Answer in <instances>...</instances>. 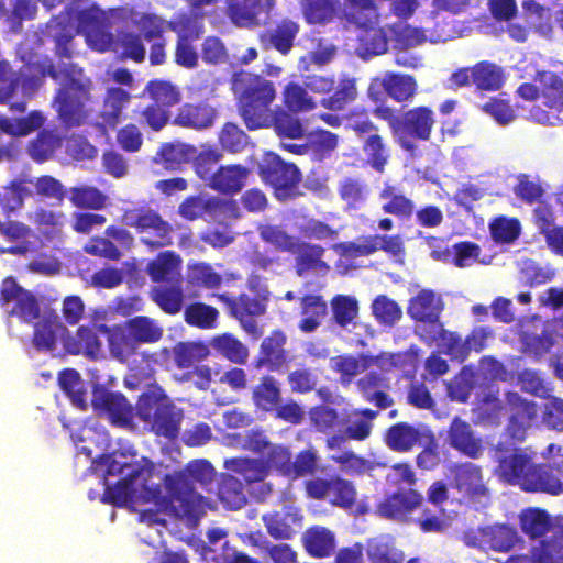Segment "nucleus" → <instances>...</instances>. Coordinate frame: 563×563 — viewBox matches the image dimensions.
I'll return each instance as SVG.
<instances>
[{
  "mask_svg": "<svg viewBox=\"0 0 563 563\" xmlns=\"http://www.w3.org/2000/svg\"><path fill=\"white\" fill-rule=\"evenodd\" d=\"M302 545L306 552L317 559L331 556L336 547L335 534L323 526H311L302 533Z\"/></svg>",
  "mask_w": 563,
  "mask_h": 563,
  "instance_id": "obj_32",
  "label": "nucleus"
},
{
  "mask_svg": "<svg viewBox=\"0 0 563 563\" xmlns=\"http://www.w3.org/2000/svg\"><path fill=\"white\" fill-rule=\"evenodd\" d=\"M258 175L273 188L277 199L284 201L298 196L301 173L295 164L284 162L278 155H269L258 166Z\"/></svg>",
  "mask_w": 563,
  "mask_h": 563,
  "instance_id": "obj_6",
  "label": "nucleus"
},
{
  "mask_svg": "<svg viewBox=\"0 0 563 563\" xmlns=\"http://www.w3.org/2000/svg\"><path fill=\"white\" fill-rule=\"evenodd\" d=\"M551 525L550 515L541 508H528L519 517L521 531L532 540L545 536Z\"/></svg>",
  "mask_w": 563,
  "mask_h": 563,
  "instance_id": "obj_55",
  "label": "nucleus"
},
{
  "mask_svg": "<svg viewBox=\"0 0 563 563\" xmlns=\"http://www.w3.org/2000/svg\"><path fill=\"white\" fill-rule=\"evenodd\" d=\"M328 500L331 505L351 509L357 500V492L354 484L339 475H332V484Z\"/></svg>",
  "mask_w": 563,
  "mask_h": 563,
  "instance_id": "obj_64",
  "label": "nucleus"
},
{
  "mask_svg": "<svg viewBox=\"0 0 563 563\" xmlns=\"http://www.w3.org/2000/svg\"><path fill=\"white\" fill-rule=\"evenodd\" d=\"M216 477V470L207 460H194L184 470L163 477V487L143 485L142 497L159 510L178 518H192L203 508V497L196 492L195 483L207 486Z\"/></svg>",
  "mask_w": 563,
  "mask_h": 563,
  "instance_id": "obj_1",
  "label": "nucleus"
},
{
  "mask_svg": "<svg viewBox=\"0 0 563 563\" xmlns=\"http://www.w3.org/2000/svg\"><path fill=\"white\" fill-rule=\"evenodd\" d=\"M373 115L387 123L399 147L410 154L417 151V141L428 142L435 125V113L428 106L410 108L401 113L396 108L380 104L372 109Z\"/></svg>",
  "mask_w": 563,
  "mask_h": 563,
  "instance_id": "obj_3",
  "label": "nucleus"
},
{
  "mask_svg": "<svg viewBox=\"0 0 563 563\" xmlns=\"http://www.w3.org/2000/svg\"><path fill=\"white\" fill-rule=\"evenodd\" d=\"M505 413L507 426L505 432L516 442H522L528 430L538 418L539 407L536 401L522 397L519 393L508 390L505 393Z\"/></svg>",
  "mask_w": 563,
  "mask_h": 563,
  "instance_id": "obj_10",
  "label": "nucleus"
},
{
  "mask_svg": "<svg viewBox=\"0 0 563 563\" xmlns=\"http://www.w3.org/2000/svg\"><path fill=\"white\" fill-rule=\"evenodd\" d=\"M343 18L358 31L379 23V13L374 0H345Z\"/></svg>",
  "mask_w": 563,
  "mask_h": 563,
  "instance_id": "obj_37",
  "label": "nucleus"
},
{
  "mask_svg": "<svg viewBox=\"0 0 563 563\" xmlns=\"http://www.w3.org/2000/svg\"><path fill=\"white\" fill-rule=\"evenodd\" d=\"M183 260L175 251L166 250L159 252L151 260L145 268L150 279L157 285H166L183 282Z\"/></svg>",
  "mask_w": 563,
  "mask_h": 563,
  "instance_id": "obj_23",
  "label": "nucleus"
},
{
  "mask_svg": "<svg viewBox=\"0 0 563 563\" xmlns=\"http://www.w3.org/2000/svg\"><path fill=\"white\" fill-rule=\"evenodd\" d=\"M311 426L321 433L330 434L340 431L345 426L339 411L325 405L314 406L309 411Z\"/></svg>",
  "mask_w": 563,
  "mask_h": 563,
  "instance_id": "obj_59",
  "label": "nucleus"
},
{
  "mask_svg": "<svg viewBox=\"0 0 563 563\" xmlns=\"http://www.w3.org/2000/svg\"><path fill=\"white\" fill-rule=\"evenodd\" d=\"M0 306L10 317H18L25 323L38 319L41 313L36 297L21 287L13 277H7L1 283Z\"/></svg>",
  "mask_w": 563,
  "mask_h": 563,
  "instance_id": "obj_11",
  "label": "nucleus"
},
{
  "mask_svg": "<svg viewBox=\"0 0 563 563\" xmlns=\"http://www.w3.org/2000/svg\"><path fill=\"white\" fill-rule=\"evenodd\" d=\"M288 110H277L271 112V121L267 128L273 126L275 133L280 139L299 140L305 136V126L301 120Z\"/></svg>",
  "mask_w": 563,
  "mask_h": 563,
  "instance_id": "obj_53",
  "label": "nucleus"
},
{
  "mask_svg": "<svg viewBox=\"0 0 563 563\" xmlns=\"http://www.w3.org/2000/svg\"><path fill=\"white\" fill-rule=\"evenodd\" d=\"M299 25L289 19L279 21L274 29L265 31L261 40L274 47L282 55H287L294 47Z\"/></svg>",
  "mask_w": 563,
  "mask_h": 563,
  "instance_id": "obj_44",
  "label": "nucleus"
},
{
  "mask_svg": "<svg viewBox=\"0 0 563 563\" xmlns=\"http://www.w3.org/2000/svg\"><path fill=\"white\" fill-rule=\"evenodd\" d=\"M224 467L242 476L249 485L263 482L268 475L267 465L258 459H228L224 461Z\"/></svg>",
  "mask_w": 563,
  "mask_h": 563,
  "instance_id": "obj_52",
  "label": "nucleus"
},
{
  "mask_svg": "<svg viewBox=\"0 0 563 563\" xmlns=\"http://www.w3.org/2000/svg\"><path fill=\"white\" fill-rule=\"evenodd\" d=\"M209 344L217 354L233 364L244 365L249 360V347L230 332L214 335Z\"/></svg>",
  "mask_w": 563,
  "mask_h": 563,
  "instance_id": "obj_40",
  "label": "nucleus"
},
{
  "mask_svg": "<svg viewBox=\"0 0 563 563\" xmlns=\"http://www.w3.org/2000/svg\"><path fill=\"white\" fill-rule=\"evenodd\" d=\"M386 95L398 103L409 101L417 93L413 76L398 73H386Z\"/></svg>",
  "mask_w": 563,
  "mask_h": 563,
  "instance_id": "obj_58",
  "label": "nucleus"
},
{
  "mask_svg": "<svg viewBox=\"0 0 563 563\" xmlns=\"http://www.w3.org/2000/svg\"><path fill=\"white\" fill-rule=\"evenodd\" d=\"M30 220L45 240L59 241L64 238L67 217L63 211L40 207L30 214Z\"/></svg>",
  "mask_w": 563,
  "mask_h": 563,
  "instance_id": "obj_34",
  "label": "nucleus"
},
{
  "mask_svg": "<svg viewBox=\"0 0 563 563\" xmlns=\"http://www.w3.org/2000/svg\"><path fill=\"white\" fill-rule=\"evenodd\" d=\"M471 70H473V86L479 91H498L506 81L503 67L489 60L476 63Z\"/></svg>",
  "mask_w": 563,
  "mask_h": 563,
  "instance_id": "obj_41",
  "label": "nucleus"
},
{
  "mask_svg": "<svg viewBox=\"0 0 563 563\" xmlns=\"http://www.w3.org/2000/svg\"><path fill=\"white\" fill-rule=\"evenodd\" d=\"M58 385L71 404L84 410L87 408L86 388L80 374L74 368H65L58 374Z\"/></svg>",
  "mask_w": 563,
  "mask_h": 563,
  "instance_id": "obj_57",
  "label": "nucleus"
},
{
  "mask_svg": "<svg viewBox=\"0 0 563 563\" xmlns=\"http://www.w3.org/2000/svg\"><path fill=\"white\" fill-rule=\"evenodd\" d=\"M452 487L470 500H479L487 497L488 489L483 479L482 468L471 462L459 463L452 466Z\"/></svg>",
  "mask_w": 563,
  "mask_h": 563,
  "instance_id": "obj_18",
  "label": "nucleus"
},
{
  "mask_svg": "<svg viewBox=\"0 0 563 563\" xmlns=\"http://www.w3.org/2000/svg\"><path fill=\"white\" fill-rule=\"evenodd\" d=\"M146 37H161L167 30L177 34V38L187 41L198 40L203 33V25L199 18L191 14H180L176 19L166 21L154 13H144Z\"/></svg>",
  "mask_w": 563,
  "mask_h": 563,
  "instance_id": "obj_12",
  "label": "nucleus"
},
{
  "mask_svg": "<svg viewBox=\"0 0 563 563\" xmlns=\"http://www.w3.org/2000/svg\"><path fill=\"white\" fill-rule=\"evenodd\" d=\"M363 399L374 404L379 409L393 406V398L386 393L389 389L388 379L380 373L372 371L356 382Z\"/></svg>",
  "mask_w": 563,
  "mask_h": 563,
  "instance_id": "obj_29",
  "label": "nucleus"
},
{
  "mask_svg": "<svg viewBox=\"0 0 563 563\" xmlns=\"http://www.w3.org/2000/svg\"><path fill=\"white\" fill-rule=\"evenodd\" d=\"M217 495L224 508L229 510L241 509L247 503L241 481L231 474L220 475Z\"/></svg>",
  "mask_w": 563,
  "mask_h": 563,
  "instance_id": "obj_48",
  "label": "nucleus"
},
{
  "mask_svg": "<svg viewBox=\"0 0 563 563\" xmlns=\"http://www.w3.org/2000/svg\"><path fill=\"white\" fill-rule=\"evenodd\" d=\"M187 283L197 288L217 289L222 285L223 278L211 264L190 262L187 264Z\"/></svg>",
  "mask_w": 563,
  "mask_h": 563,
  "instance_id": "obj_54",
  "label": "nucleus"
},
{
  "mask_svg": "<svg viewBox=\"0 0 563 563\" xmlns=\"http://www.w3.org/2000/svg\"><path fill=\"white\" fill-rule=\"evenodd\" d=\"M99 327L95 323L80 325L75 334L66 332L63 335L65 351L73 355H84L89 360H97L101 353V341L98 334ZM100 329L107 330L106 325Z\"/></svg>",
  "mask_w": 563,
  "mask_h": 563,
  "instance_id": "obj_20",
  "label": "nucleus"
},
{
  "mask_svg": "<svg viewBox=\"0 0 563 563\" xmlns=\"http://www.w3.org/2000/svg\"><path fill=\"white\" fill-rule=\"evenodd\" d=\"M217 114L216 108L207 101L186 102L178 108L173 123L180 128L201 131L214 124Z\"/></svg>",
  "mask_w": 563,
  "mask_h": 563,
  "instance_id": "obj_26",
  "label": "nucleus"
},
{
  "mask_svg": "<svg viewBox=\"0 0 563 563\" xmlns=\"http://www.w3.org/2000/svg\"><path fill=\"white\" fill-rule=\"evenodd\" d=\"M150 297L165 313L177 314L183 309L185 298L181 282L154 286Z\"/></svg>",
  "mask_w": 563,
  "mask_h": 563,
  "instance_id": "obj_46",
  "label": "nucleus"
},
{
  "mask_svg": "<svg viewBox=\"0 0 563 563\" xmlns=\"http://www.w3.org/2000/svg\"><path fill=\"white\" fill-rule=\"evenodd\" d=\"M231 89L236 99L238 113L246 129H267L272 104L276 99L274 82L260 74L241 70L233 75Z\"/></svg>",
  "mask_w": 563,
  "mask_h": 563,
  "instance_id": "obj_2",
  "label": "nucleus"
},
{
  "mask_svg": "<svg viewBox=\"0 0 563 563\" xmlns=\"http://www.w3.org/2000/svg\"><path fill=\"white\" fill-rule=\"evenodd\" d=\"M43 86L41 62H25L8 85L0 87V104H7L20 88L24 95L31 96Z\"/></svg>",
  "mask_w": 563,
  "mask_h": 563,
  "instance_id": "obj_19",
  "label": "nucleus"
},
{
  "mask_svg": "<svg viewBox=\"0 0 563 563\" xmlns=\"http://www.w3.org/2000/svg\"><path fill=\"white\" fill-rule=\"evenodd\" d=\"M382 211L398 220L408 221L413 217L416 203L394 185L385 184L379 191Z\"/></svg>",
  "mask_w": 563,
  "mask_h": 563,
  "instance_id": "obj_33",
  "label": "nucleus"
},
{
  "mask_svg": "<svg viewBox=\"0 0 563 563\" xmlns=\"http://www.w3.org/2000/svg\"><path fill=\"white\" fill-rule=\"evenodd\" d=\"M324 252V247L319 244L298 240L294 250L290 251L291 254H295L296 274L302 277L310 272L327 273L330 266L322 260Z\"/></svg>",
  "mask_w": 563,
  "mask_h": 563,
  "instance_id": "obj_27",
  "label": "nucleus"
},
{
  "mask_svg": "<svg viewBox=\"0 0 563 563\" xmlns=\"http://www.w3.org/2000/svg\"><path fill=\"white\" fill-rule=\"evenodd\" d=\"M126 331L137 344H154L164 335L159 323L147 316H136L124 322Z\"/></svg>",
  "mask_w": 563,
  "mask_h": 563,
  "instance_id": "obj_43",
  "label": "nucleus"
},
{
  "mask_svg": "<svg viewBox=\"0 0 563 563\" xmlns=\"http://www.w3.org/2000/svg\"><path fill=\"white\" fill-rule=\"evenodd\" d=\"M286 344V333L282 329L273 330L262 340L253 366L256 369H266L268 372L287 369L290 357Z\"/></svg>",
  "mask_w": 563,
  "mask_h": 563,
  "instance_id": "obj_14",
  "label": "nucleus"
},
{
  "mask_svg": "<svg viewBox=\"0 0 563 563\" xmlns=\"http://www.w3.org/2000/svg\"><path fill=\"white\" fill-rule=\"evenodd\" d=\"M495 460L498 462L497 473L505 482L518 485L523 492L534 467L532 459L520 449H515L507 454L508 450L501 443L495 448Z\"/></svg>",
  "mask_w": 563,
  "mask_h": 563,
  "instance_id": "obj_13",
  "label": "nucleus"
},
{
  "mask_svg": "<svg viewBox=\"0 0 563 563\" xmlns=\"http://www.w3.org/2000/svg\"><path fill=\"white\" fill-rule=\"evenodd\" d=\"M213 298L222 302L228 314L240 322L241 328L252 338L258 339L263 331L255 318L266 312L267 302L264 297L250 296L242 292L238 297L228 294H212Z\"/></svg>",
  "mask_w": 563,
  "mask_h": 563,
  "instance_id": "obj_7",
  "label": "nucleus"
},
{
  "mask_svg": "<svg viewBox=\"0 0 563 563\" xmlns=\"http://www.w3.org/2000/svg\"><path fill=\"white\" fill-rule=\"evenodd\" d=\"M143 93H146L153 103L162 106L170 111V108L177 106L181 100L179 88L169 80L151 79Z\"/></svg>",
  "mask_w": 563,
  "mask_h": 563,
  "instance_id": "obj_51",
  "label": "nucleus"
},
{
  "mask_svg": "<svg viewBox=\"0 0 563 563\" xmlns=\"http://www.w3.org/2000/svg\"><path fill=\"white\" fill-rule=\"evenodd\" d=\"M67 329L57 317H44L34 323L32 344L38 352H53L57 347V339Z\"/></svg>",
  "mask_w": 563,
  "mask_h": 563,
  "instance_id": "obj_39",
  "label": "nucleus"
},
{
  "mask_svg": "<svg viewBox=\"0 0 563 563\" xmlns=\"http://www.w3.org/2000/svg\"><path fill=\"white\" fill-rule=\"evenodd\" d=\"M143 32H136L129 27H119L110 33L100 53L111 52L120 60H131L142 64L146 59V46Z\"/></svg>",
  "mask_w": 563,
  "mask_h": 563,
  "instance_id": "obj_15",
  "label": "nucleus"
},
{
  "mask_svg": "<svg viewBox=\"0 0 563 563\" xmlns=\"http://www.w3.org/2000/svg\"><path fill=\"white\" fill-rule=\"evenodd\" d=\"M92 406L99 415H104L115 427H129L133 420V407L121 393L107 389L93 394Z\"/></svg>",
  "mask_w": 563,
  "mask_h": 563,
  "instance_id": "obj_16",
  "label": "nucleus"
},
{
  "mask_svg": "<svg viewBox=\"0 0 563 563\" xmlns=\"http://www.w3.org/2000/svg\"><path fill=\"white\" fill-rule=\"evenodd\" d=\"M339 0H301V12L309 24L329 22L339 7Z\"/></svg>",
  "mask_w": 563,
  "mask_h": 563,
  "instance_id": "obj_63",
  "label": "nucleus"
},
{
  "mask_svg": "<svg viewBox=\"0 0 563 563\" xmlns=\"http://www.w3.org/2000/svg\"><path fill=\"white\" fill-rule=\"evenodd\" d=\"M358 97L357 80L350 75H343L334 89L320 100L321 107L332 112H340L346 109Z\"/></svg>",
  "mask_w": 563,
  "mask_h": 563,
  "instance_id": "obj_35",
  "label": "nucleus"
},
{
  "mask_svg": "<svg viewBox=\"0 0 563 563\" xmlns=\"http://www.w3.org/2000/svg\"><path fill=\"white\" fill-rule=\"evenodd\" d=\"M250 169L240 164L223 165L216 169L209 187L220 194L235 195L244 187Z\"/></svg>",
  "mask_w": 563,
  "mask_h": 563,
  "instance_id": "obj_31",
  "label": "nucleus"
},
{
  "mask_svg": "<svg viewBox=\"0 0 563 563\" xmlns=\"http://www.w3.org/2000/svg\"><path fill=\"white\" fill-rule=\"evenodd\" d=\"M300 510L292 506H284L262 516V521L268 534L275 540H288L296 533V528L302 525Z\"/></svg>",
  "mask_w": 563,
  "mask_h": 563,
  "instance_id": "obj_21",
  "label": "nucleus"
},
{
  "mask_svg": "<svg viewBox=\"0 0 563 563\" xmlns=\"http://www.w3.org/2000/svg\"><path fill=\"white\" fill-rule=\"evenodd\" d=\"M328 312V305L322 295L306 294L300 298L301 320L298 328L303 333L316 331Z\"/></svg>",
  "mask_w": 563,
  "mask_h": 563,
  "instance_id": "obj_36",
  "label": "nucleus"
},
{
  "mask_svg": "<svg viewBox=\"0 0 563 563\" xmlns=\"http://www.w3.org/2000/svg\"><path fill=\"white\" fill-rule=\"evenodd\" d=\"M423 497L415 489L398 490L386 496L377 506L379 516L387 519L406 520L416 509L420 508Z\"/></svg>",
  "mask_w": 563,
  "mask_h": 563,
  "instance_id": "obj_22",
  "label": "nucleus"
},
{
  "mask_svg": "<svg viewBox=\"0 0 563 563\" xmlns=\"http://www.w3.org/2000/svg\"><path fill=\"white\" fill-rule=\"evenodd\" d=\"M282 400V390L277 379L272 375H264L253 387L252 401L264 412H272Z\"/></svg>",
  "mask_w": 563,
  "mask_h": 563,
  "instance_id": "obj_47",
  "label": "nucleus"
},
{
  "mask_svg": "<svg viewBox=\"0 0 563 563\" xmlns=\"http://www.w3.org/2000/svg\"><path fill=\"white\" fill-rule=\"evenodd\" d=\"M77 27L91 48L100 52L110 33L107 31V18L103 11L87 8L77 13Z\"/></svg>",
  "mask_w": 563,
  "mask_h": 563,
  "instance_id": "obj_25",
  "label": "nucleus"
},
{
  "mask_svg": "<svg viewBox=\"0 0 563 563\" xmlns=\"http://www.w3.org/2000/svg\"><path fill=\"white\" fill-rule=\"evenodd\" d=\"M358 48L363 55L376 56L387 52L388 38L385 30L379 24H374L360 30Z\"/></svg>",
  "mask_w": 563,
  "mask_h": 563,
  "instance_id": "obj_61",
  "label": "nucleus"
},
{
  "mask_svg": "<svg viewBox=\"0 0 563 563\" xmlns=\"http://www.w3.org/2000/svg\"><path fill=\"white\" fill-rule=\"evenodd\" d=\"M450 445L472 459L482 455L483 445L479 438H476L470 423L455 417L449 427L448 431Z\"/></svg>",
  "mask_w": 563,
  "mask_h": 563,
  "instance_id": "obj_28",
  "label": "nucleus"
},
{
  "mask_svg": "<svg viewBox=\"0 0 563 563\" xmlns=\"http://www.w3.org/2000/svg\"><path fill=\"white\" fill-rule=\"evenodd\" d=\"M441 311V300L429 289L420 290L407 307V313L412 320L437 325L440 323Z\"/></svg>",
  "mask_w": 563,
  "mask_h": 563,
  "instance_id": "obj_30",
  "label": "nucleus"
},
{
  "mask_svg": "<svg viewBox=\"0 0 563 563\" xmlns=\"http://www.w3.org/2000/svg\"><path fill=\"white\" fill-rule=\"evenodd\" d=\"M527 493H544L558 496L563 493V465L536 464L525 487Z\"/></svg>",
  "mask_w": 563,
  "mask_h": 563,
  "instance_id": "obj_24",
  "label": "nucleus"
},
{
  "mask_svg": "<svg viewBox=\"0 0 563 563\" xmlns=\"http://www.w3.org/2000/svg\"><path fill=\"white\" fill-rule=\"evenodd\" d=\"M421 439L418 428L408 422H397L389 427L385 434V443L396 452L410 451Z\"/></svg>",
  "mask_w": 563,
  "mask_h": 563,
  "instance_id": "obj_49",
  "label": "nucleus"
},
{
  "mask_svg": "<svg viewBox=\"0 0 563 563\" xmlns=\"http://www.w3.org/2000/svg\"><path fill=\"white\" fill-rule=\"evenodd\" d=\"M532 563H563V527L553 530L551 536L531 550Z\"/></svg>",
  "mask_w": 563,
  "mask_h": 563,
  "instance_id": "obj_50",
  "label": "nucleus"
},
{
  "mask_svg": "<svg viewBox=\"0 0 563 563\" xmlns=\"http://www.w3.org/2000/svg\"><path fill=\"white\" fill-rule=\"evenodd\" d=\"M122 219L125 225L135 228L140 233L153 231L154 239L141 238V243L152 250L168 246L173 243L172 225L150 208L128 209L124 211Z\"/></svg>",
  "mask_w": 563,
  "mask_h": 563,
  "instance_id": "obj_9",
  "label": "nucleus"
},
{
  "mask_svg": "<svg viewBox=\"0 0 563 563\" xmlns=\"http://www.w3.org/2000/svg\"><path fill=\"white\" fill-rule=\"evenodd\" d=\"M219 310L205 302L196 301L184 309V320L190 325L201 330L214 329L219 319Z\"/></svg>",
  "mask_w": 563,
  "mask_h": 563,
  "instance_id": "obj_56",
  "label": "nucleus"
},
{
  "mask_svg": "<svg viewBox=\"0 0 563 563\" xmlns=\"http://www.w3.org/2000/svg\"><path fill=\"white\" fill-rule=\"evenodd\" d=\"M135 410L139 419L148 424L156 435L168 439L177 437L183 413L162 387L154 385L143 391Z\"/></svg>",
  "mask_w": 563,
  "mask_h": 563,
  "instance_id": "obj_4",
  "label": "nucleus"
},
{
  "mask_svg": "<svg viewBox=\"0 0 563 563\" xmlns=\"http://www.w3.org/2000/svg\"><path fill=\"white\" fill-rule=\"evenodd\" d=\"M144 473L142 465L130 466V471L114 486L106 487L101 500L113 506L125 505L134 495L133 483Z\"/></svg>",
  "mask_w": 563,
  "mask_h": 563,
  "instance_id": "obj_42",
  "label": "nucleus"
},
{
  "mask_svg": "<svg viewBox=\"0 0 563 563\" xmlns=\"http://www.w3.org/2000/svg\"><path fill=\"white\" fill-rule=\"evenodd\" d=\"M307 90L306 86L297 82L286 84L282 93L285 108L294 113L308 112L316 109L317 104Z\"/></svg>",
  "mask_w": 563,
  "mask_h": 563,
  "instance_id": "obj_62",
  "label": "nucleus"
},
{
  "mask_svg": "<svg viewBox=\"0 0 563 563\" xmlns=\"http://www.w3.org/2000/svg\"><path fill=\"white\" fill-rule=\"evenodd\" d=\"M362 152L365 163L377 173H384L390 157V147L378 130L362 137Z\"/></svg>",
  "mask_w": 563,
  "mask_h": 563,
  "instance_id": "obj_38",
  "label": "nucleus"
},
{
  "mask_svg": "<svg viewBox=\"0 0 563 563\" xmlns=\"http://www.w3.org/2000/svg\"><path fill=\"white\" fill-rule=\"evenodd\" d=\"M517 95L525 101L541 100L551 110H563V77L552 70H538L533 82H522L517 88Z\"/></svg>",
  "mask_w": 563,
  "mask_h": 563,
  "instance_id": "obj_8",
  "label": "nucleus"
},
{
  "mask_svg": "<svg viewBox=\"0 0 563 563\" xmlns=\"http://www.w3.org/2000/svg\"><path fill=\"white\" fill-rule=\"evenodd\" d=\"M238 209L234 200H224L218 197L194 195L186 197L178 206V214L187 221H195L208 216H218L234 212Z\"/></svg>",
  "mask_w": 563,
  "mask_h": 563,
  "instance_id": "obj_17",
  "label": "nucleus"
},
{
  "mask_svg": "<svg viewBox=\"0 0 563 563\" xmlns=\"http://www.w3.org/2000/svg\"><path fill=\"white\" fill-rule=\"evenodd\" d=\"M89 100V86L76 78H68L54 97L53 104L66 128L81 125L87 119L85 103Z\"/></svg>",
  "mask_w": 563,
  "mask_h": 563,
  "instance_id": "obj_5",
  "label": "nucleus"
},
{
  "mask_svg": "<svg viewBox=\"0 0 563 563\" xmlns=\"http://www.w3.org/2000/svg\"><path fill=\"white\" fill-rule=\"evenodd\" d=\"M263 5L261 0H228L227 14L232 23L240 27L260 25L258 16Z\"/></svg>",
  "mask_w": 563,
  "mask_h": 563,
  "instance_id": "obj_45",
  "label": "nucleus"
},
{
  "mask_svg": "<svg viewBox=\"0 0 563 563\" xmlns=\"http://www.w3.org/2000/svg\"><path fill=\"white\" fill-rule=\"evenodd\" d=\"M62 139L54 130H42L36 137L27 145L29 155L37 163L51 158L55 151L60 147Z\"/></svg>",
  "mask_w": 563,
  "mask_h": 563,
  "instance_id": "obj_60",
  "label": "nucleus"
}]
</instances>
